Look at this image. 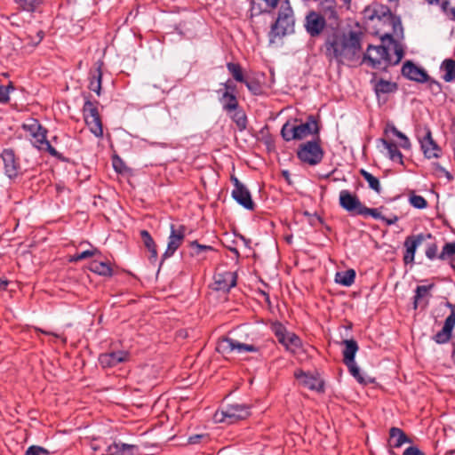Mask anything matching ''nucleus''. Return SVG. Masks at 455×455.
<instances>
[{"label": "nucleus", "instance_id": "1", "mask_svg": "<svg viewBox=\"0 0 455 455\" xmlns=\"http://www.w3.org/2000/svg\"><path fill=\"white\" fill-rule=\"evenodd\" d=\"M363 37L361 31H345L339 26L329 27L324 32L321 51L329 62L335 60L339 65L345 61L354 62L362 51Z\"/></svg>", "mask_w": 455, "mask_h": 455}, {"label": "nucleus", "instance_id": "2", "mask_svg": "<svg viewBox=\"0 0 455 455\" xmlns=\"http://www.w3.org/2000/svg\"><path fill=\"white\" fill-rule=\"evenodd\" d=\"M362 13L365 20L372 21L378 20L383 22L387 20L396 36L403 37V27L401 17L394 14L387 5L374 3L371 5H367Z\"/></svg>", "mask_w": 455, "mask_h": 455}, {"label": "nucleus", "instance_id": "3", "mask_svg": "<svg viewBox=\"0 0 455 455\" xmlns=\"http://www.w3.org/2000/svg\"><path fill=\"white\" fill-rule=\"evenodd\" d=\"M294 16L293 11L290 6L281 9L277 19L271 25L267 34L269 44H274L276 39H282L284 36L294 33Z\"/></svg>", "mask_w": 455, "mask_h": 455}, {"label": "nucleus", "instance_id": "4", "mask_svg": "<svg viewBox=\"0 0 455 455\" xmlns=\"http://www.w3.org/2000/svg\"><path fill=\"white\" fill-rule=\"evenodd\" d=\"M320 136L315 137L312 140H307L299 145L297 148V157L302 163L310 166L319 164L324 156V150L322 148Z\"/></svg>", "mask_w": 455, "mask_h": 455}, {"label": "nucleus", "instance_id": "5", "mask_svg": "<svg viewBox=\"0 0 455 455\" xmlns=\"http://www.w3.org/2000/svg\"><path fill=\"white\" fill-rule=\"evenodd\" d=\"M251 413L250 405L236 403H230L218 410L214 414V419L216 422L231 425L246 419L251 416Z\"/></svg>", "mask_w": 455, "mask_h": 455}, {"label": "nucleus", "instance_id": "6", "mask_svg": "<svg viewBox=\"0 0 455 455\" xmlns=\"http://www.w3.org/2000/svg\"><path fill=\"white\" fill-rule=\"evenodd\" d=\"M362 62L367 63L372 68L387 71L392 64V60L387 46L369 44Z\"/></svg>", "mask_w": 455, "mask_h": 455}, {"label": "nucleus", "instance_id": "7", "mask_svg": "<svg viewBox=\"0 0 455 455\" xmlns=\"http://www.w3.org/2000/svg\"><path fill=\"white\" fill-rule=\"evenodd\" d=\"M85 101L83 106V115L86 125L90 132L97 138L103 137V124L98 109L99 102L92 101L88 96L84 97Z\"/></svg>", "mask_w": 455, "mask_h": 455}, {"label": "nucleus", "instance_id": "8", "mask_svg": "<svg viewBox=\"0 0 455 455\" xmlns=\"http://www.w3.org/2000/svg\"><path fill=\"white\" fill-rule=\"evenodd\" d=\"M0 158L3 161L4 173L10 180H15L24 174L20 157L16 155L14 149L4 148Z\"/></svg>", "mask_w": 455, "mask_h": 455}, {"label": "nucleus", "instance_id": "9", "mask_svg": "<svg viewBox=\"0 0 455 455\" xmlns=\"http://www.w3.org/2000/svg\"><path fill=\"white\" fill-rule=\"evenodd\" d=\"M216 351L223 355H228L235 351L239 354L243 352H259V348L254 345L242 343L229 337L223 336L218 339Z\"/></svg>", "mask_w": 455, "mask_h": 455}, {"label": "nucleus", "instance_id": "10", "mask_svg": "<svg viewBox=\"0 0 455 455\" xmlns=\"http://www.w3.org/2000/svg\"><path fill=\"white\" fill-rule=\"evenodd\" d=\"M327 20V17L321 12L310 11L306 15L304 27L310 37H318L328 28Z\"/></svg>", "mask_w": 455, "mask_h": 455}, {"label": "nucleus", "instance_id": "11", "mask_svg": "<svg viewBox=\"0 0 455 455\" xmlns=\"http://www.w3.org/2000/svg\"><path fill=\"white\" fill-rule=\"evenodd\" d=\"M185 232L186 227L184 225H180L178 228H176L173 224L171 225V232L168 237L167 248L162 255L160 267L163 265L166 259L172 257L180 247L185 240Z\"/></svg>", "mask_w": 455, "mask_h": 455}, {"label": "nucleus", "instance_id": "12", "mask_svg": "<svg viewBox=\"0 0 455 455\" xmlns=\"http://www.w3.org/2000/svg\"><path fill=\"white\" fill-rule=\"evenodd\" d=\"M48 130L43 127L38 132L32 135L34 138L33 145L37 149L49 153L52 156L55 157L60 162L69 163V158L64 156L61 153L58 152L47 140Z\"/></svg>", "mask_w": 455, "mask_h": 455}, {"label": "nucleus", "instance_id": "13", "mask_svg": "<svg viewBox=\"0 0 455 455\" xmlns=\"http://www.w3.org/2000/svg\"><path fill=\"white\" fill-rule=\"evenodd\" d=\"M430 238H432L431 234L424 233L406 236L403 242V246L405 248L403 259V263L405 265L412 264L414 262L415 253L418 246L420 245L427 239Z\"/></svg>", "mask_w": 455, "mask_h": 455}, {"label": "nucleus", "instance_id": "14", "mask_svg": "<svg viewBox=\"0 0 455 455\" xmlns=\"http://www.w3.org/2000/svg\"><path fill=\"white\" fill-rule=\"evenodd\" d=\"M418 139L425 157L430 159L438 158L440 156L442 151L441 148L433 140L431 131L428 128L424 129L422 135L420 132H419Z\"/></svg>", "mask_w": 455, "mask_h": 455}, {"label": "nucleus", "instance_id": "15", "mask_svg": "<svg viewBox=\"0 0 455 455\" xmlns=\"http://www.w3.org/2000/svg\"><path fill=\"white\" fill-rule=\"evenodd\" d=\"M339 203L341 208L353 216L360 215L364 205L355 194L346 189L339 192Z\"/></svg>", "mask_w": 455, "mask_h": 455}, {"label": "nucleus", "instance_id": "16", "mask_svg": "<svg viewBox=\"0 0 455 455\" xmlns=\"http://www.w3.org/2000/svg\"><path fill=\"white\" fill-rule=\"evenodd\" d=\"M294 128L298 134V140H303L309 135H313L314 138L320 136L321 125L319 117L314 115H309L307 116L304 123L295 125Z\"/></svg>", "mask_w": 455, "mask_h": 455}, {"label": "nucleus", "instance_id": "17", "mask_svg": "<svg viewBox=\"0 0 455 455\" xmlns=\"http://www.w3.org/2000/svg\"><path fill=\"white\" fill-rule=\"evenodd\" d=\"M447 306L451 308V314L446 318L442 330L433 337V340L437 344L447 343L451 338L452 331L455 326V305L448 302Z\"/></svg>", "mask_w": 455, "mask_h": 455}, {"label": "nucleus", "instance_id": "18", "mask_svg": "<svg viewBox=\"0 0 455 455\" xmlns=\"http://www.w3.org/2000/svg\"><path fill=\"white\" fill-rule=\"evenodd\" d=\"M401 72L404 77L418 83H427L430 80L427 73L411 60H406L403 64Z\"/></svg>", "mask_w": 455, "mask_h": 455}, {"label": "nucleus", "instance_id": "19", "mask_svg": "<svg viewBox=\"0 0 455 455\" xmlns=\"http://www.w3.org/2000/svg\"><path fill=\"white\" fill-rule=\"evenodd\" d=\"M130 358V353L125 350H117L100 354L99 363L103 368H112L121 363L127 362Z\"/></svg>", "mask_w": 455, "mask_h": 455}, {"label": "nucleus", "instance_id": "20", "mask_svg": "<svg viewBox=\"0 0 455 455\" xmlns=\"http://www.w3.org/2000/svg\"><path fill=\"white\" fill-rule=\"evenodd\" d=\"M236 273L225 271L214 275V289L224 292H228L231 288L236 285Z\"/></svg>", "mask_w": 455, "mask_h": 455}, {"label": "nucleus", "instance_id": "21", "mask_svg": "<svg viewBox=\"0 0 455 455\" xmlns=\"http://www.w3.org/2000/svg\"><path fill=\"white\" fill-rule=\"evenodd\" d=\"M412 440L405 434V432L396 427H392L389 429V438L387 444L389 447L388 452L390 455H396L393 448H400L404 443H412Z\"/></svg>", "mask_w": 455, "mask_h": 455}, {"label": "nucleus", "instance_id": "22", "mask_svg": "<svg viewBox=\"0 0 455 455\" xmlns=\"http://www.w3.org/2000/svg\"><path fill=\"white\" fill-rule=\"evenodd\" d=\"M371 84H372L377 97H380L382 94L394 93L398 90V84L396 83L383 78L378 79L377 73H372Z\"/></svg>", "mask_w": 455, "mask_h": 455}, {"label": "nucleus", "instance_id": "23", "mask_svg": "<svg viewBox=\"0 0 455 455\" xmlns=\"http://www.w3.org/2000/svg\"><path fill=\"white\" fill-rule=\"evenodd\" d=\"M231 196L233 199L244 209L248 211L255 210L256 204L253 202L251 192L246 186L239 189H233Z\"/></svg>", "mask_w": 455, "mask_h": 455}, {"label": "nucleus", "instance_id": "24", "mask_svg": "<svg viewBox=\"0 0 455 455\" xmlns=\"http://www.w3.org/2000/svg\"><path fill=\"white\" fill-rule=\"evenodd\" d=\"M96 68L94 70L90 71V84L89 89L97 93V95H100L101 91V81H102V67L103 62L101 60H98L96 62Z\"/></svg>", "mask_w": 455, "mask_h": 455}, {"label": "nucleus", "instance_id": "25", "mask_svg": "<svg viewBox=\"0 0 455 455\" xmlns=\"http://www.w3.org/2000/svg\"><path fill=\"white\" fill-rule=\"evenodd\" d=\"M136 451H138L137 445L124 443L121 442H114L107 448L108 455H133Z\"/></svg>", "mask_w": 455, "mask_h": 455}, {"label": "nucleus", "instance_id": "26", "mask_svg": "<svg viewBox=\"0 0 455 455\" xmlns=\"http://www.w3.org/2000/svg\"><path fill=\"white\" fill-rule=\"evenodd\" d=\"M340 345L344 346L342 351L343 363H354L355 361V355L359 350V346L354 339H343Z\"/></svg>", "mask_w": 455, "mask_h": 455}, {"label": "nucleus", "instance_id": "27", "mask_svg": "<svg viewBox=\"0 0 455 455\" xmlns=\"http://www.w3.org/2000/svg\"><path fill=\"white\" fill-rule=\"evenodd\" d=\"M218 93H221L220 101L222 104L223 110L227 113L231 114L233 110H237L240 108L236 94L221 92V90H219Z\"/></svg>", "mask_w": 455, "mask_h": 455}, {"label": "nucleus", "instance_id": "28", "mask_svg": "<svg viewBox=\"0 0 455 455\" xmlns=\"http://www.w3.org/2000/svg\"><path fill=\"white\" fill-rule=\"evenodd\" d=\"M379 140L387 150L388 158L393 162L398 163L401 165H404L403 156L399 150L397 144L386 139H380Z\"/></svg>", "mask_w": 455, "mask_h": 455}, {"label": "nucleus", "instance_id": "29", "mask_svg": "<svg viewBox=\"0 0 455 455\" xmlns=\"http://www.w3.org/2000/svg\"><path fill=\"white\" fill-rule=\"evenodd\" d=\"M295 377L299 379L303 377V384L305 387H308L311 390H315L318 392H323L324 390V383L323 380L319 379L317 377L307 374L304 371H300L299 374L295 373Z\"/></svg>", "mask_w": 455, "mask_h": 455}, {"label": "nucleus", "instance_id": "30", "mask_svg": "<svg viewBox=\"0 0 455 455\" xmlns=\"http://www.w3.org/2000/svg\"><path fill=\"white\" fill-rule=\"evenodd\" d=\"M88 268L90 271L104 277H111L114 274L113 268L108 262L92 260L90 262Z\"/></svg>", "mask_w": 455, "mask_h": 455}, {"label": "nucleus", "instance_id": "31", "mask_svg": "<svg viewBox=\"0 0 455 455\" xmlns=\"http://www.w3.org/2000/svg\"><path fill=\"white\" fill-rule=\"evenodd\" d=\"M344 364L347 367L349 373L356 379L359 384L366 386L375 383L374 378L363 376L355 361H354V363H345Z\"/></svg>", "mask_w": 455, "mask_h": 455}, {"label": "nucleus", "instance_id": "32", "mask_svg": "<svg viewBox=\"0 0 455 455\" xmlns=\"http://www.w3.org/2000/svg\"><path fill=\"white\" fill-rule=\"evenodd\" d=\"M329 20H339V15L336 10V0H322L321 12Z\"/></svg>", "mask_w": 455, "mask_h": 455}, {"label": "nucleus", "instance_id": "33", "mask_svg": "<svg viewBox=\"0 0 455 455\" xmlns=\"http://www.w3.org/2000/svg\"><path fill=\"white\" fill-rule=\"evenodd\" d=\"M360 216H371L375 220H380L386 222V224L388 226L395 224L398 220L396 216H395L393 219H387L385 216L381 215L378 208H368L365 205H363Z\"/></svg>", "mask_w": 455, "mask_h": 455}, {"label": "nucleus", "instance_id": "34", "mask_svg": "<svg viewBox=\"0 0 455 455\" xmlns=\"http://www.w3.org/2000/svg\"><path fill=\"white\" fill-rule=\"evenodd\" d=\"M356 274L353 268L346 271L337 272L335 275V282L343 286L349 287L355 283Z\"/></svg>", "mask_w": 455, "mask_h": 455}, {"label": "nucleus", "instance_id": "35", "mask_svg": "<svg viewBox=\"0 0 455 455\" xmlns=\"http://www.w3.org/2000/svg\"><path fill=\"white\" fill-rule=\"evenodd\" d=\"M230 115L231 120L236 124L240 132L247 128L248 119L244 110L240 107L237 110H233Z\"/></svg>", "mask_w": 455, "mask_h": 455}, {"label": "nucleus", "instance_id": "36", "mask_svg": "<svg viewBox=\"0 0 455 455\" xmlns=\"http://www.w3.org/2000/svg\"><path fill=\"white\" fill-rule=\"evenodd\" d=\"M441 71H444L442 78L445 82H451L455 79V60L446 59L443 61L440 67Z\"/></svg>", "mask_w": 455, "mask_h": 455}, {"label": "nucleus", "instance_id": "37", "mask_svg": "<svg viewBox=\"0 0 455 455\" xmlns=\"http://www.w3.org/2000/svg\"><path fill=\"white\" fill-rule=\"evenodd\" d=\"M227 68L235 81L242 84L245 82L247 77L240 63L228 62Z\"/></svg>", "mask_w": 455, "mask_h": 455}, {"label": "nucleus", "instance_id": "38", "mask_svg": "<svg viewBox=\"0 0 455 455\" xmlns=\"http://www.w3.org/2000/svg\"><path fill=\"white\" fill-rule=\"evenodd\" d=\"M434 287V284L419 285L415 290L413 297V309H417L420 305L422 299L428 295L429 291Z\"/></svg>", "mask_w": 455, "mask_h": 455}, {"label": "nucleus", "instance_id": "39", "mask_svg": "<svg viewBox=\"0 0 455 455\" xmlns=\"http://www.w3.org/2000/svg\"><path fill=\"white\" fill-rule=\"evenodd\" d=\"M360 175L368 182V186L371 189L379 194L381 192V186L379 180L373 176L371 173L364 169L359 171Z\"/></svg>", "mask_w": 455, "mask_h": 455}, {"label": "nucleus", "instance_id": "40", "mask_svg": "<svg viewBox=\"0 0 455 455\" xmlns=\"http://www.w3.org/2000/svg\"><path fill=\"white\" fill-rule=\"evenodd\" d=\"M19 8L24 12H35L42 5L43 0H14Z\"/></svg>", "mask_w": 455, "mask_h": 455}, {"label": "nucleus", "instance_id": "41", "mask_svg": "<svg viewBox=\"0 0 455 455\" xmlns=\"http://www.w3.org/2000/svg\"><path fill=\"white\" fill-rule=\"evenodd\" d=\"M189 247L191 248V256H200L203 253H206L208 251H215V249L211 245H204L199 243L196 240L189 243Z\"/></svg>", "mask_w": 455, "mask_h": 455}, {"label": "nucleus", "instance_id": "42", "mask_svg": "<svg viewBox=\"0 0 455 455\" xmlns=\"http://www.w3.org/2000/svg\"><path fill=\"white\" fill-rule=\"evenodd\" d=\"M295 125L293 124H291L290 122H286L282 129H281V136L283 138V140L285 141H291V140H298V137H297V132H296V130L294 128Z\"/></svg>", "mask_w": 455, "mask_h": 455}, {"label": "nucleus", "instance_id": "43", "mask_svg": "<svg viewBox=\"0 0 455 455\" xmlns=\"http://www.w3.org/2000/svg\"><path fill=\"white\" fill-rule=\"evenodd\" d=\"M271 330L275 333L280 344H285V336L287 334L286 327L280 322H275L272 324Z\"/></svg>", "mask_w": 455, "mask_h": 455}, {"label": "nucleus", "instance_id": "44", "mask_svg": "<svg viewBox=\"0 0 455 455\" xmlns=\"http://www.w3.org/2000/svg\"><path fill=\"white\" fill-rule=\"evenodd\" d=\"M243 84L253 95H260L263 92L261 84L255 78H246Z\"/></svg>", "mask_w": 455, "mask_h": 455}, {"label": "nucleus", "instance_id": "45", "mask_svg": "<svg viewBox=\"0 0 455 455\" xmlns=\"http://www.w3.org/2000/svg\"><path fill=\"white\" fill-rule=\"evenodd\" d=\"M286 347V349H290L291 347L294 348H299L302 346V341L300 338L293 332H287L285 336V344H282Z\"/></svg>", "mask_w": 455, "mask_h": 455}, {"label": "nucleus", "instance_id": "46", "mask_svg": "<svg viewBox=\"0 0 455 455\" xmlns=\"http://www.w3.org/2000/svg\"><path fill=\"white\" fill-rule=\"evenodd\" d=\"M409 202L416 209H425L427 206V201L423 196L414 193L411 194Z\"/></svg>", "mask_w": 455, "mask_h": 455}, {"label": "nucleus", "instance_id": "47", "mask_svg": "<svg viewBox=\"0 0 455 455\" xmlns=\"http://www.w3.org/2000/svg\"><path fill=\"white\" fill-rule=\"evenodd\" d=\"M438 4L451 20H455V7L451 6L448 0H440Z\"/></svg>", "mask_w": 455, "mask_h": 455}, {"label": "nucleus", "instance_id": "48", "mask_svg": "<svg viewBox=\"0 0 455 455\" xmlns=\"http://www.w3.org/2000/svg\"><path fill=\"white\" fill-rule=\"evenodd\" d=\"M453 255H455V242L446 243L438 255V259H445L447 257H452Z\"/></svg>", "mask_w": 455, "mask_h": 455}, {"label": "nucleus", "instance_id": "49", "mask_svg": "<svg viewBox=\"0 0 455 455\" xmlns=\"http://www.w3.org/2000/svg\"><path fill=\"white\" fill-rule=\"evenodd\" d=\"M52 452L39 445H31L25 451L24 455H50Z\"/></svg>", "mask_w": 455, "mask_h": 455}, {"label": "nucleus", "instance_id": "50", "mask_svg": "<svg viewBox=\"0 0 455 455\" xmlns=\"http://www.w3.org/2000/svg\"><path fill=\"white\" fill-rule=\"evenodd\" d=\"M14 90V86L12 84H10L8 85H0V103L5 104L9 101L10 97V92Z\"/></svg>", "mask_w": 455, "mask_h": 455}, {"label": "nucleus", "instance_id": "51", "mask_svg": "<svg viewBox=\"0 0 455 455\" xmlns=\"http://www.w3.org/2000/svg\"><path fill=\"white\" fill-rule=\"evenodd\" d=\"M43 127L37 119H31L30 124H23V129L28 132L31 136L42 130Z\"/></svg>", "mask_w": 455, "mask_h": 455}, {"label": "nucleus", "instance_id": "52", "mask_svg": "<svg viewBox=\"0 0 455 455\" xmlns=\"http://www.w3.org/2000/svg\"><path fill=\"white\" fill-rule=\"evenodd\" d=\"M140 234L141 240L147 249H149V248L156 245L152 235H150V233L148 230L143 229L140 231Z\"/></svg>", "mask_w": 455, "mask_h": 455}, {"label": "nucleus", "instance_id": "53", "mask_svg": "<svg viewBox=\"0 0 455 455\" xmlns=\"http://www.w3.org/2000/svg\"><path fill=\"white\" fill-rule=\"evenodd\" d=\"M303 215H304V216H306V217H307V219H308V223H309L311 226H313V227H314V226H316V222H318V223H320V224H323V223H324L323 219L321 216L317 215V213H316V212H315V213H310L309 212L305 211V212H303Z\"/></svg>", "mask_w": 455, "mask_h": 455}, {"label": "nucleus", "instance_id": "54", "mask_svg": "<svg viewBox=\"0 0 455 455\" xmlns=\"http://www.w3.org/2000/svg\"><path fill=\"white\" fill-rule=\"evenodd\" d=\"M262 141L266 145L267 151H273L275 148V140L270 133H267L262 137Z\"/></svg>", "mask_w": 455, "mask_h": 455}, {"label": "nucleus", "instance_id": "55", "mask_svg": "<svg viewBox=\"0 0 455 455\" xmlns=\"http://www.w3.org/2000/svg\"><path fill=\"white\" fill-rule=\"evenodd\" d=\"M437 251H438L437 245L435 243H431L427 246V248L426 250V256L429 259L433 260V259L438 258Z\"/></svg>", "mask_w": 455, "mask_h": 455}, {"label": "nucleus", "instance_id": "56", "mask_svg": "<svg viewBox=\"0 0 455 455\" xmlns=\"http://www.w3.org/2000/svg\"><path fill=\"white\" fill-rule=\"evenodd\" d=\"M434 170L437 175H444L449 180H453L452 174L442 167L439 164H434Z\"/></svg>", "mask_w": 455, "mask_h": 455}, {"label": "nucleus", "instance_id": "57", "mask_svg": "<svg viewBox=\"0 0 455 455\" xmlns=\"http://www.w3.org/2000/svg\"><path fill=\"white\" fill-rule=\"evenodd\" d=\"M113 167L116 172H118V173L124 172V169L125 167L124 163L118 156H115L113 157Z\"/></svg>", "mask_w": 455, "mask_h": 455}, {"label": "nucleus", "instance_id": "58", "mask_svg": "<svg viewBox=\"0 0 455 455\" xmlns=\"http://www.w3.org/2000/svg\"><path fill=\"white\" fill-rule=\"evenodd\" d=\"M394 44H395V53L396 55V60L394 62H392L391 65H397L403 58L404 52H403V49L401 47V45L397 42Z\"/></svg>", "mask_w": 455, "mask_h": 455}, {"label": "nucleus", "instance_id": "59", "mask_svg": "<svg viewBox=\"0 0 455 455\" xmlns=\"http://www.w3.org/2000/svg\"><path fill=\"white\" fill-rule=\"evenodd\" d=\"M397 138L400 140L399 146L402 148H403V149H410L411 148V144L410 142V140H409V138L404 133H403L401 132H400V136H397Z\"/></svg>", "mask_w": 455, "mask_h": 455}, {"label": "nucleus", "instance_id": "60", "mask_svg": "<svg viewBox=\"0 0 455 455\" xmlns=\"http://www.w3.org/2000/svg\"><path fill=\"white\" fill-rule=\"evenodd\" d=\"M400 132H401L392 123H387L384 129V134L387 136L389 133H392L394 136L397 137V136H400Z\"/></svg>", "mask_w": 455, "mask_h": 455}, {"label": "nucleus", "instance_id": "61", "mask_svg": "<svg viewBox=\"0 0 455 455\" xmlns=\"http://www.w3.org/2000/svg\"><path fill=\"white\" fill-rule=\"evenodd\" d=\"M221 85L225 88L224 92H229V93L236 94V85L230 79L222 83Z\"/></svg>", "mask_w": 455, "mask_h": 455}, {"label": "nucleus", "instance_id": "62", "mask_svg": "<svg viewBox=\"0 0 455 455\" xmlns=\"http://www.w3.org/2000/svg\"><path fill=\"white\" fill-rule=\"evenodd\" d=\"M100 251L99 249L97 248H93L92 250H86V251H84L80 253V257L84 259H87V258H90V257H92V256H95V255H100Z\"/></svg>", "mask_w": 455, "mask_h": 455}, {"label": "nucleus", "instance_id": "63", "mask_svg": "<svg viewBox=\"0 0 455 455\" xmlns=\"http://www.w3.org/2000/svg\"><path fill=\"white\" fill-rule=\"evenodd\" d=\"M403 455H426L417 446H410L406 448Z\"/></svg>", "mask_w": 455, "mask_h": 455}, {"label": "nucleus", "instance_id": "64", "mask_svg": "<svg viewBox=\"0 0 455 455\" xmlns=\"http://www.w3.org/2000/svg\"><path fill=\"white\" fill-rule=\"evenodd\" d=\"M204 435H190L188 439V443L189 444H197L201 442L202 439L205 438Z\"/></svg>", "mask_w": 455, "mask_h": 455}]
</instances>
